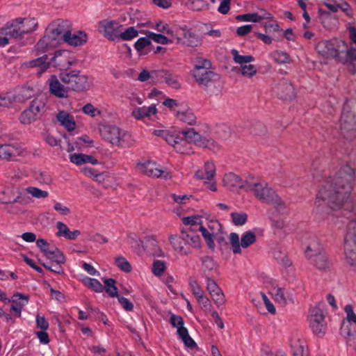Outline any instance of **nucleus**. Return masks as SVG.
<instances>
[{"instance_id":"18","label":"nucleus","mask_w":356,"mask_h":356,"mask_svg":"<svg viewBox=\"0 0 356 356\" xmlns=\"http://www.w3.org/2000/svg\"><path fill=\"white\" fill-rule=\"evenodd\" d=\"M10 300L13 303L10 310L15 312L18 317H20L23 307L28 303L29 297L22 293L14 294Z\"/></svg>"},{"instance_id":"12","label":"nucleus","mask_w":356,"mask_h":356,"mask_svg":"<svg viewBox=\"0 0 356 356\" xmlns=\"http://www.w3.org/2000/svg\"><path fill=\"white\" fill-rule=\"evenodd\" d=\"M44 106V103L41 101L33 100L29 107L21 113L19 118V121L24 124H31L37 120Z\"/></svg>"},{"instance_id":"31","label":"nucleus","mask_w":356,"mask_h":356,"mask_svg":"<svg viewBox=\"0 0 356 356\" xmlns=\"http://www.w3.org/2000/svg\"><path fill=\"white\" fill-rule=\"evenodd\" d=\"M44 255L54 263L64 264L65 262V257L63 253L56 247H51V250L47 251V254Z\"/></svg>"},{"instance_id":"26","label":"nucleus","mask_w":356,"mask_h":356,"mask_svg":"<svg viewBox=\"0 0 356 356\" xmlns=\"http://www.w3.org/2000/svg\"><path fill=\"white\" fill-rule=\"evenodd\" d=\"M57 120L67 131H71L75 129L76 123L72 115L65 111H60L57 114Z\"/></svg>"},{"instance_id":"44","label":"nucleus","mask_w":356,"mask_h":356,"mask_svg":"<svg viewBox=\"0 0 356 356\" xmlns=\"http://www.w3.org/2000/svg\"><path fill=\"white\" fill-rule=\"evenodd\" d=\"M230 216L233 223L236 226L245 225L248 220V215L244 212H233Z\"/></svg>"},{"instance_id":"38","label":"nucleus","mask_w":356,"mask_h":356,"mask_svg":"<svg viewBox=\"0 0 356 356\" xmlns=\"http://www.w3.org/2000/svg\"><path fill=\"white\" fill-rule=\"evenodd\" d=\"M310 261L319 270H325L329 268V261L325 253H322Z\"/></svg>"},{"instance_id":"35","label":"nucleus","mask_w":356,"mask_h":356,"mask_svg":"<svg viewBox=\"0 0 356 356\" xmlns=\"http://www.w3.org/2000/svg\"><path fill=\"white\" fill-rule=\"evenodd\" d=\"M158 242L153 236H149L146 239V245L148 248H152L149 252L154 257H163V253L161 249L158 246Z\"/></svg>"},{"instance_id":"5","label":"nucleus","mask_w":356,"mask_h":356,"mask_svg":"<svg viewBox=\"0 0 356 356\" xmlns=\"http://www.w3.org/2000/svg\"><path fill=\"white\" fill-rule=\"evenodd\" d=\"M71 29V23L68 20L58 19L51 22L43 38L37 44L38 48L54 47L64 41L65 35Z\"/></svg>"},{"instance_id":"30","label":"nucleus","mask_w":356,"mask_h":356,"mask_svg":"<svg viewBox=\"0 0 356 356\" xmlns=\"http://www.w3.org/2000/svg\"><path fill=\"white\" fill-rule=\"evenodd\" d=\"M176 39L178 43L182 42L188 47H197L199 44H200V40L199 38L195 33L190 31L184 33L182 40H181L179 38H177Z\"/></svg>"},{"instance_id":"54","label":"nucleus","mask_w":356,"mask_h":356,"mask_svg":"<svg viewBox=\"0 0 356 356\" xmlns=\"http://www.w3.org/2000/svg\"><path fill=\"white\" fill-rule=\"evenodd\" d=\"M168 72L166 70H152V81L154 82H164Z\"/></svg>"},{"instance_id":"57","label":"nucleus","mask_w":356,"mask_h":356,"mask_svg":"<svg viewBox=\"0 0 356 356\" xmlns=\"http://www.w3.org/2000/svg\"><path fill=\"white\" fill-rule=\"evenodd\" d=\"M207 279V291H209L210 295H214L217 292H220L221 289L218 286L216 282L211 278V277H208Z\"/></svg>"},{"instance_id":"51","label":"nucleus","mask_w":356,"mask_h":356,"mask_svg":"<svg viewBox=\"0 0 356 356\" xmlns=\"http://www.w3.org/2000/svg\"><path fill=\"white\" fill-rule=\"evenodd\" d=\"M138 32L134 27H129L124 32L119 33L120 37L123 40H129L138 36Z\"/></svg>"},{"instance_id":"25","label":"nucleus","mask_w":356,"mask_h":356,"mask_svg":"<svg viewBox=\"0 0 356 356\" xmlns=\"http://www.w3.org/2000/svg\"><path fill=\"white\" fill-rule=\"evenodd\" d=\"M323 248L318 239L313 238L308 244L305 254L309 261L321 254Z\"/></svg>"},{"instance_id":"36","label":"nucleus","mask_w":356,"mask_h":356,"mask_svg":"<svg viewBox=\"0 0 356 356\" xmlns=\"http://www.w3.org/2000/svg\"><path fill=\"white\" fill-rule=\"evenodd\" d=\"M231 54L234 61L238 63L240 67L243 66V64H248L254 60V58L252 56H241L236 49H232Z\"/></svg>"},{"instance_id":"37","label":"nucleus","mask_w":356,"mask_h":356,"mask_svg":"<svg viewBox=\"0 0 356 356\" xmlns=\"http://www.w3.org/2000/svg\"><path fill=\"white\" fill-rule=\"evenodd\" d=\"M104 284V289L110 297H118V288L115 286L116 281L114 279H105Z\"/></svg>"},{"instance_id":"22","label":"nucleus","mask_w":356,"mask_h":356,"mask_svg":"<svg viewBox=\"0 0 356 356\" xmlns=\"http://www.w3.org/2000/svg\"><path fill=\"white\" fill-rule=\"evenodd\" d=\"M56 226L58 229L56 236L58 237L62 236L68 240H74L81 234L80 231L79 230L71 232L67 226L64 222L60 221L57 222Z\"/></svg>"},{"instance_id":"11","label":"nucleus","mask_w":356,"mask_h":356,"mask_svg":"<svg viewBox=\"0 0 356 356\" xmlns=\"http://www.w3.org/2000/svg\"><path fill=\"white\" fill-rule=\"evenodd\" d=\"M137 169L140 173L149 177H160L165 179L171 177L169 172L159 168L156 163L149 161L143 163H138Z\"/></svg>"},{"instance_id":"46","label":"nucleus","mask_w":356,"mask_h":356,"mask_svg":"<svg viewBox=\"0 0 356 356\" xmlns=\"http://www.w3.org/2000/svg\"><path fill=\"white\" fill-rule=\"evenodd\" d=\"M229 241L230 244L232 248L233 252L234 254H240L241 252V243L239 241L238 234L234 232H232L229 234Z\"/></svg>"},{"instance_id":"59","label":"nucleus","mask_w":356,"mask_h":356,"mask_svg":"<svg viewBox=\"0 0 356 356\" xmlns=\"http://www.w3.org/2000/svg\"><path fill=\"white\" fill-rule=\"evenodd\" d=\"M165 83L169 85L173 88L179 89L181 87L180 83H179L177 77L174 75H172L171 73L168 72L166 75V79H165L164 81Z\"/></svg>"},{"instance_id":"63","label":"nucleus","mask_w":356,"mask_h":356,"mask_svg":"<svg viewBox=\"0 0 356 356\" xmlns=\"http://www.w3.org/2000/svg\"><path fill=\"white\" fill-rule=\"evenodd\" d=\"M208 229L215 235H218L222 229V225L218 220H211L208 225Z\"/></svg>"},{"instance_id":"61","label":"nucleus","mask_w":356,"mask_h":356,"mask_svg":"<svg viewBox=\"0 0 356 356\" xmlns=\"http://www.w3.org/2000/svg\"><path fill=\"white\" fill-rule=\"evenodd\" d=\"M151 44L150 38L148 36L140 38L135 43V48L138 51H141L145 47Z\"/></svg>"},{"instance_id":"49","label":"nucleus","mask_w":356,"mask_h":356,"mask_svg":"<svg viewBox=\"0 0 356 356\" xmlns=\"http://www.w3.org/2000/svg\"><path fill=\"white\" fill-rule=\"evenodd\" d=\"M263 17H259L258 13H254L244 15H238L236 16V19L239 21L259 22L261 20H262Z\"/></svg>"},{"instance_id":"27","label":"nucleus","mask_w":356,"mask_h":356,"mask_svg":"<svg viewBox=\"0 0 356 356\" xmlns=\"http://www.w3.org/2000/svg\"><path fill=\"white\" fill-rule=\"evenodd\" d=\"M47 56L45 54L40 58L29 61V66L31 67H37V74L40 76L50 66V63L47 60Z\"/></svg>"},{"instance_id":"45","label":"nucleus","mask_w":356,"mask_h":356,"mask_svg":"<svg viewBox=\"0 0 356 356\" xmlns=\"http://www.w3.org/2000/svg\"><path fill=\"white\" fill-rule=\"evenodd\" d=\"M147 36L154 42L162 44L172 43L174 41L173 38L169 39L162 34H157L152 32H148Z\"/></svg>"},{"instance_id":"10","label":"nucleus","mask_w":356,"mask_h":356,"mask_svg":"<svg viewBox=\"0 0 356 356\" xmlns=\"http://www.w3.org/2000/svg\"><path fill=\"white\" fill-rule=\"evenodd\" d=\"M321 45H323L327 48V51L326 54L328 56L334 58L339 62L345 63L347 62L348 59L351 61L356 60V49L355 48L352 47L346 51H340L336 49L333 44L327 41L323 42L319 44V46Z\"/></svg>"},{"instance_id":"53","label":"nucleus","mask_w":356,"mask_h":356,"mask_svg":"<svg viewBox=\"0 0 356 356\" xmlns=\"http://www.w3.org/2000/svg\"><path fill=\"white\" fill-rule=\"evenodd\" d=\"M197 298L198 304L201 308L204 311H209L211 307V303L209 299L204 296V294H200L195 297Z\"/></svg>"},{"instance_id":"33","label":"nucleus","mask_w":356,"mask_h":356,"mask_svg":"<svg viewBox=\"0 0 356 356\" xmlns=\"http://www.w3.org/2000/svg\"><path fill=\"white\" fill-rule=\"evenodd\" d=\"M198 231L201 232L202 237L204 238L208 248L213 250L216 245L213 241V237L216 236L214 234L209 232V229L204 227L203 225H200L198 228Z\"/></svg>"},{"instance_id":"16","label":"nucleus","mask_w":356,"mask_h":356,"mask_svg":"<svg viewBox=\"0 0 356 356\" xmlns=\"http://www.w3.org/2000/svg\"><path fill=\"white\" fill-rule=\"evenodd\" d=\"M19 19L8 22L5 27L1 29L0 34L8 35L10 39H21L24 35L22 32Z\"/></svg>"},{"instance_id":"55","label":"nucleus","mask_w":356,"mask_h":356,"mask_svg":"<svg viewBox=\"0 0 356 356\" xmlns=\"http://www.w3.org/2000/svg\"><path fill=\"white\" fill-rule=\"evenodd\" d=\"M188 284L190 286V288L191 289L193 294L195 297L199 296L200 294H203L204 291L200 288V285L198 284V283L195 277H189Z\"/></svg>"},{"instance_id":"2","label":"nucleus","mask_w":356,"mask_h":356,"mask_svg":"<svg viewBox=\"0 0 356 356\" xmlns=\"http://www.w3.org/2000/svg\"><path fill=\"white\" fill-rule=\"evenodd\" d=\"M154 134L163 138L168 144L172 146L180 154L191 153L190 144L202 147H210L214 145V141L201 136L193 128L181 131H170L168 130H154Z\"/></svg>"},{"instance_id":"9","label":"nucleus","mask_w":356,"mask_h":356,"mask_svg":"<svg viewBox=\"0 0 356 356\" xmlns=\"http://www.w3.org/2000/svg\"><path fill=\"white\" fill-rule=\"evenodd\" d=\"M318 304L309 311L308 320L309 325L315 334H324L325 332V316L323 309Z\"/></svg>"},{"instance_id":"24","label":"nucleus","mask_w":356,"mask_h":356,"mask_svg":"<svg viewBox=\"0 0 356 356\" xmlns=\"http://www.w3.org/2000/svg\"><path fill=\"white\" fill-rule=\"evenodd\" d=\"M202 266L204 277H211L213 273L217 271L218 264L213 259L209 256H204L201 258Z\"/></svg>"},{"instance_id":"17","label":"nucleus","mask_w":356,"mask_h":356,"mask_svg":"<svg viewBox=\"0 0 356 356\" xmlns=\"http://www.w3.org/2000/svg\"><path fill=\"white\" fill-rule=\"evenodd\" d=\"M49 91L51 94L58 98L67 97L68 90L67 85L65 86L60 83L56 76L51 75L49 80Z\"/></svg>"},{"instance_id":"4","label":"nucleus","mask_w":356,"mask_h":356,"mask_svg":"<svg viewBox=\"0 0 356 356\" xmlns=\"http://www.w3.org/2000/svg\"><path fill=\"white\" fill-rule=\"evenodd\" d=\"M169 241L174 250L182 255L191 254L192 248L201 247V240L197 230L192 227L181 228L179 235H170Z\"/></svg>"},{"instance_id":"6","label":"nucleus","mask_w":356,"mask_h":356,"mask_svg":"<svg viewBox=\"0 0 356 356\" xmlns=\"http://www.w3.org/2000/svg\"><path fill=\"white\" fill-rule=\"evenodd\" d=\"M344 254L351 266L356 265V219L349 222L344 236Z\"/></svg>"},{"instance_id":"52","label":"nucleus","mask_w":356,"mask_h":356,"mask_svg":"<svg viewBox=\"0 0 356 356\" xmlns=\"http://www.w3.org/2000/svg\"><path fill=\"white\" fill-rule=\"evenodd\" d=\"M18 191H19L18 195L13 200H11L10 199L5 198V197H0V202L2 204H10V203H16V202H18V203H20L22 204H27L29 202L28 200L25 197H22V194L21 191L19 190H18Z\"/></svg>"},{"instance_id":"20","label":"nucleus","mask_w":356,"mask_h":356,"mask_svg":"<svg viewBox=\"0 0 356 356\" xmlns=\"http://www.w3.org/2000/svg\"><path fill=\"white\" fill-rule=\"evenodd\" d=\"M216 175V166L211 161H206L204 165V170L196 171L195 176L198 179L212 180Z\"/></svg>"},{"instance_id":"62","label":"nucleus","mask_w":356,"mask_h":356,"mask_svg":"<svg viewBox=\"0 0 356 356\" xmlns=\"http://www.w3.org/2000/svg\"><path fill=\"white\" fill-rule=\"evenodd\" d=\"M42 266L47 270L56 273L57 274L63 273V269L61 266L62 264L55 263V264H47L42 263Z\"/></svg>"},{"instance_id":"21","label":"nucleus","mask_w":356,"mask_h":356,"mask_svg":"<svg viewBox=\"0 0 356 356\" xmlns=\"http://www.w3.org/2000/svg\"><path fill=\"white\" fill-rule=\"evenodd\" d=\"M341 129L345 132L353 131L356 133L355 119L353 114L351 113H343L341 120Z\"/></svg>"},{"instance_id":"58","label":"nucleus","mask_w":356,"mask_h":356,"mask_svg":"<svg viewBox=\"0 0 356 356\" xmlns=\"http://www.w3.org/2000/svg\"><path fill=\"white\" fill-rule=\"evenodd\" d=\"M181 220H182V222L185 225H190V226L196 225H199L200 226L202 225V221L200 220V217L198 216H191L184 217L181 218Z\"/></svg>"},{"instance_id":"64","label":"nucleus","mask_w":356,"mask_h":356,"mask_svg":"<svg viewBox=\"0 0 356 356\" xmlns=\"http://www.w3.org/2000/svg\"><path fill=\"white\" fill-rule=\"evenodd\" d=\"M344 311L346 313V318L348 323L353 322L356 324V314L353 312V308L352 305H346Z\"/></svg>"},{"instance_id":"56","label":"nucleus","mask_w":356,"mask_h":356,"mask_svg":"<svg viewBox=\"0 0 356 356\" xmlns=\"http://www.w3.org/2000/svg\"><path fill=\"white\" fill-rule=\"evenodd\" d=\"M238 71L241 74L245 76L252 77L257 73L255 66L252 64H248V66H242L238 68Z\"/></svg>"},{"instance_id":"8","label":"nucleus","mask_w":356,"mask_h":356,"mask_svg":"<svg viewBox=\"0 0 356 356\" xmlns=\"http://www.w3.org/2000/svg\"><path fill=\"white\" fill-rule=\"evenodd\" d=\"M99 133L102 138L117 147H122L128 134L126 131L113 124H101Z\"/></svg>"},{"instance_id":"15","label":"nucleus","mask_w":356,"mask_h":356,"mask_svg":"<svg viewBox=\"0 0 356 356\" xmlns=\"http://www.w3.org/2000/svg\"><path fill=\"white\" fill-rule=\"evenodd\" d=\"M118 24L112 20L104 19L99 23V31L106 38L111 40H115L119 35L115 25Z\"/></svg>"},{"instance_id":"29","label":"nucleus","mask_w":356,"mask_h":356,"mask_svg":"<svg viewBox=\"0 0 356 356\" xmlns=\"http://www.w3.org/2000/svg\"><path fill=\"white\" fill-rule=\"evenodd\" d=\"M20 22V28L23 35L29 33L36 29L38 22L34 18H18Z\"/></svg>"},{"instance_id":"3","label":"nucleus","mask_w":356,"mask_h":356,"mask_svg":"<svg viewBox=\"0 0 356 356\" xmlns=\"http://www.w3.org/2000/svg\"><path fill=\"white\" fill-rule=\"evenodd\" d=\"M246 192H252L261 202L272 204L278 211L285 209V204L267 182L257 179L250 178L246 185Z\"/></svg>"},{"instance_id":"13","label":"nucleus","mask_w":356,"mask_h":356,"mask_svg":"<svg viewBox=\"0 0 356 356\" xmlns=\"http://www.w3.org/2000/svg\"><path fill=\"white\" fill-rule=\"evenodd\" d=\"M193 76L198 85L203 87L211 86L220 80V76L209 70H204V72H193Z\"/></svg>"},{"instance_id":"41","label":"nucleus","mask_w":356,"mask_h":356,"mask_svg":"<svg viewBox=\"0 0 356 356\" xmlns=\"http://www.w3.org/2000/svg\"><path fill=\"white\" fill-rule=\"evenodd\" d=\"M250 133L254 136H264L267 133V129L264 124L261 122L252 123L250 127Z\"/></svg>"},{"instance_id":"47","label":"nucleus","mask_w":356,"mask_h":356,"mask_svg":"<svg viewBox=\"0 0 356 356\" xmlns=\"http://www.w3.org/2000/svg\"><path fill=\"white\" fill-rule=\"evenodd\" d=\"M27 193L31 195L33 197L40 199V198H46L48 197V192L46 191H42L37 187L34 186H29L26 189Z\"/></svg>"},{"instance_id":"14","label":"nucleus","mask_w":356,"mask_h":356,"mask_svg":"<svg viewBox=\"0 0 356 356\" xmlns=\"http://www.w3.org/2000/svg\"><path fill=\"white\" fill-rule=\"evenodd\" d=\"M248 181V179L243 180L238 175L232 172L225 174L222 179L224 186L231 191H234L237 188L246 191Z\"/></svg>"},{"instance_id":"60","label":"nucleus","mask_w":356,"mask_h":356,"mask_svg":"<svg viewBox=\"0 0 356 356\" xmlns=\"http://www.w3.org/2000/svg\"><path fill=\"white\" fill-rule=\"evenodd\" d=\"M273 294H274L275 300L277 302H278L281 305H286V300L284 297V293L282 289H281V288L274 289Z\"/></svg>"},{"instance_id":"42","label":"nucleus","mask_w":356,"mask_h":356,"mask_svg":"<svg viewBox=\"0 0 356 356\" xmlns=\"http://www.w3.org/2000/svg\"><path fill=\"white\" fill-rule=\"evenodd\" d=\"M195 69L193 72L197 71L204 72V70H209L211 67V63L209 60L204 59L202 58H197L194 61Z\"/></svg>"},{"instance_id":"50","label":"nucleus","mask_w":356,"mask_h":356,"mask_svg":"<svg viewBox=\"0 0 356 356\" xmlns=\"http://www.w3.org/2000/svg\"><path fill=\"white\" fill-rule=\"evenodd\" d=\"M116 266L122 271L129 273L131 271V266L129 262L123 257L115 258Z\"/></svg>"},{"instance_id":"34","label":"nucleus","mask_w":356,"mask_h":356,"mask_svg":"<svg viewBox=\"0 0 356 356\" xmlns=\"http://www.w3.org/2000/svg\"><path fill=\"white\" fill-rule=\"evenodd\" d=\"M17 153V149L13 145H0V159H1L10 160L13 156H15Z\"/></svg>"},{"instance_id":"19","label":"nucleus","mask_w":356,"mask_h":356,"mask_svg":"<svg viewBox=\"0 0 356 356\" xmlns=\"http://www.w3.org/2000/svg\"><path fill=\"white\" fill-rule=\"evenodd\" d=\"M87 35L83 31H78L76 33H72L71 30L68 34L65 35V39L63 42H67L71 46L78 47L82 46L87 42Z\"/></svg>"},{"instance_id":"1","label":"nucleus","mask_w":356,"mask_h":356,"mask_svg":"<svg viewBox=\"0 0 356 356\" xmlns=\"http://www.w3.org/2000/svg\"><path fill=\"white\" fill-rule=\"evenodd\" d=\"M355 170L349 165L341 166L319 191L316 204L324 202L332 209H339L348 200L355 181Z\"/></svg>"},{"instance_id":"48","label":"nucleus","mask_w":356,"mask_h":356,"mask_svg":"<svg viewBox=\"0 0 356 356\" xmlns=\"http://www.w3.org/2000/svg\"><path fill=\"white\" fill-rule=\"evenodd\" d=\"M166 269V264L164 261L156 260L152 264V273L158 277L161 276Z\"/></svg>"},{"instance_id":"43","label":"nucleus","mask_w":356,"mask_h":356,"mask_svg":"<svg viewBox=\"0 0 356 356\" xmlns=\"http://www.w3.org/2000/svg\"><path fill=\"white\" fill-rule=\"evenodd\" d=\"M256 241V235L254 232L248 231L245 232L241 238V245L243 248H247Z\"/></svg>"},{"instance_id":"40","label":"nucleus","mask_w":356,"mask_h":356,"mask_svg":"<svg viewBox=\"0 0 356 356\" xmlns=\"http://www.w3.org/2000/svg\"><path fill=\"white\" fill-rule=\"evenodd\" d=\"M84 284L95 292L101 293L104 291V287L100 282L96 279L86 277L83 280Z\"/></svg>"},{"instance_id":"7","label":"nucleus","mask_w":356,"mask_h":356,"mask_svg":"<svg viewBox=\"0 0 356 356\" xmlns=\"http://www.w3.org/2000/svg\"><path fill=\"white\" fill-rule=\"evenodd\" d=\"M60 79L64 84L67 85V89L76 92L88 90L91 86L88 76L81 74L80 71L72 70L62 74Z\"/></svg>"},{"instance_id":"39","label":"nucleus","mask_w":356,"mask_h":356,"mask_svg":"<svg viewBox=\"0 0 356 356\" xmlns=\"http://www.w3.org/2000/svg\"><path fill=\"white\" fill-rule=\"evenodd\" d=\"M270 56L275 62L280 64L289 63L291 62V58L289 55L284 51H275L271 53Z\"/></svg>"},{"instance_id":"28","label":"nucleus","mask_w":356,"mask_h":356,"mask_svg":"<svg viewBox=\"0 0 356 356\" xmlns=\"http://www.w3.org/2000/svg\"><path fill=\"white\" fill-rule=\"evenodd\" d=\"M156 113V108L154 105H151L150 106L146 107H139L135 108L132 112V115L138 119L140 120L145 117H149L152 115H155Z\"/></svg>"},{"instance_id":"23","label":"nucleus","mask_w":356,"mask_h":356,"mask_svg":"<svg viewBox=\"0 0 356 356\" xmlns=\"http://www.w3.org/2000/svg\"><path fill=\"white\" fill-rule=\"evenodd\" d=\"M276 90L281 99H291L294 97V88L289 82H280L277 86Z\"/></svg>"},{"instance_id":"32","label":"nucleus","mask_w":356,"mask_h":356,"mask_svg":"<svg viewBox=\"0 0 356 356\" xmlns=\"http://www.w3.org/2000/svg\"><path fill=\"white\" fill-rule=\"evenodd\" d=\"M176 116L180 121L190 125H193L196 122V117L191 109L178 111Z\"/></svg>"}]
</instances>
